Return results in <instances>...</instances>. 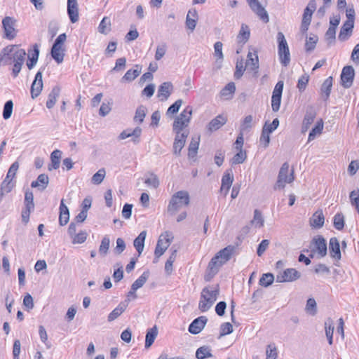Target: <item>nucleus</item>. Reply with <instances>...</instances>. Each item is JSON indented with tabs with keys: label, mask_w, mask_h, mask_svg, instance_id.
I'll list each match as a JSON object with an SVG mask.
<instances>
[{
	"label": "nucleus",
	"mask_w": 359,
	"mask_h": 359,
	"mask_svg": "<svg viewBox=\"0 0 359 359\" xmlns=\"http://www.w3.org/2000/svg\"><path fill=\"white\" fill-rule=\"evenodd\" d=\"M25 55V50L19 48L17 46H7L2 50V55L0 57V65L5 66L13 63L12 75L15 78L21 71Z\"/></svg>",
	"instance_id": "nucleus-1"
},
{
	"label": "nucleus",
	"mask_w": 359,
	"mask_h": 359,
	"mask_svg": "<svg viewBox=\"0 0 359 359\" xmlns=\"http://www.w3.org/2000/svg\"><path fill=\"white\" fill-rule=\"evenodd\" d=\"M192 113V107L187 106L179 115L175 116L172 123V130L175 135H189V126L191 120Z\"/></svg>",
	"instance_id": "nucleus-2"
},
{
	"label": "nucleus",
	"mask_w": 359,
	"mask_h": 359,
	"mask_svg": "<svg viewBox=\"0 0 359 359\" xmlns=\"http://www.w3.org/2000/svg\"><path fill=\"white\" fill-rule=\"evenodd\" d=\"M235 250L236 247L231 245L219 250L208 264V269L210 272L214 275L216 274L219 269L231 258Z\"/></svg>",
	"instance_id": "nucleus-3"
},
{
	"label": "nucleus",
	"mask_w": 359,
	"mask_h": 359,
	"mask_svg": "<svg viewBox=\"0 0 359 359\" xmlns=\"http://www.w3.org/2000/svg\"><path fill=\"white\" fill-rule=\"evenodd\" d=\"M219 294V286L205 287L201 293V300L198 303V309L201 312L208 311L216 302Z\"/></svg>",
	"instance_id": "nucleus-4"
},
{
	"label": "nucleus",
	"mask_w": 359,
	"mask_h": 359,
	"mask_svg": "<svg viewBox=\"0 0 359 359\" xmlns=\"http://www.w3.org/2000/svg\"><path fill=\"white\" fill-rule=\"evenodd\" d=\"M278 42V54L280 63L287 67L290 62L289 46L283 32H278L276 36Z\"/></svg>",
	"instance_id": "nucleus-5"
},
{
	"label": "nucleus",
	"mask_w": 359,
	"mask_h": 359,
	"mask_svg": "<svg viewBox=\"0 0 359 359\" xmlns=\"http://www.w3.org/2000/svg\"><path fill=\"white\" fill-rule=\"evenodd\" d=\"M189 203V196L188 192L180 191L177 192L172 198L168 205V212L173 215L180 209L187 206Z\"/></svg>",
	"instance_id": "nucleus-6"
},
{
	"label": "nucleus",
	"mask_w": 359,
	"mask_h": 359,
	"mask_svg": "<svg viewBox=\"0 0 359 359\" xmlns=\"http://www.w3.org/2000/svg\"><path fill=\"white\" fill-rule=\"evenodd\" d=\"M289 173V164L284 163L279 171L278 181L275 186V189H283L285 187V183H291L294 180L293 171Z\"/></svg>",
	"instance_id": "nucleus-7"
},
{
	"label": "nucleus",
	"mask_w": 359,
	"mask_h": 359,
	"mask_svg": "<svg viewBox=\"0 0 359 359\" xmlns=\"http://www.w3.org/2000/svg\"><path fill=\"white\" fill-rule=\"evenodd\" d=\"M301 277V273L293 268L280 271L276 275L277 283L293 282Z\"/></svg>",
	"instance_id": "nucleus-8"
},
{
	"label": "nucleus",
	"mask_w": 359,
	"mask_h": 359,
	"mask_svg": "<svg viewBox=\"0 0 359 359\" xmlns=\"http://www.w3.org/2000/svg\"><path fill=\"white\" fill-rule=\"evenodd\" d=\"M310 248L311 252H317L320 257H324L327 255V248L326 241L321 236H318L313 238Z\"/></svg>",
	"instance_id": "nucleus-9"
},
{
	"label": "nucleus",
	"mask_w": 359,
	"mask_h": 359,
	"mask_svg": "<svg viewBox=\"0 0 359 359\" xmlns=\"http://www.w3.org/2000/svg\"><path fill=\"white\" fill-rule=\"evenodd\" d=\"M284 83L279 81L275 86L271 97V108L274 112L280 109Z\"/></svg>",
	"instance_id": "nucleus-10"
},
{
	"label": "nucleus",
	"mask_w": 359,
	"mask_h": 359,
	"mask_svg": "<svg viewBox=\"0 0 359 359\" xmlns=\"http://www.w3.org/2000/svg\"><path fill=\"white\" fill-rule=\"evenodd\" d=\"M34 208V196L32 191H26L25 196V208L22 211V220L27 223L29 219L31 211Z\"/></svg>",
	"instance_id": "nucleus-11"
},
{
	"label": "nucleus",
	"mask_w": 359,
	"mask_h": 359,
	"mask_svg": "<svg viewBox=\"0 0 359 359\" xmlns=\"http://www.w3.org/2000/svg\"><path fill=\"white\" fill-rule=\"evenodd\" d=\"M355 76V70L352 66H345L341 74V81L342 86L346 88H350L353 82Z\"/></svg>",
	"instance_id": "nucleus-12"
},
{
	"label": "nucleus",
	"mask_w": 359,
	"mask_h": 359,
	"mask_svg": "<svg viewBox=\"0 0 359 359\" xmlns=\"http://www.w3.org/2000/svg\"><path fill=\"white\" fill-rule=\"evenodd\" d=\"M2 25L6 37L8 39H14L16 36L15 20L11 17H5L2 20Z\"/></svg>",
	"instance_id": "nucleus-13"
},
{
	"label": "nucleus",
	"mask_w": 359,
	"mask_h": 359,
	"mask_svg": "<svg viewBox=\"0 0 359 359\" xmlns=\"http://www.w3.org/2000/svg\"><path fill=\"white\" fill-rule=\"evenodd\" d=\"M173 238L172 233L169 231H165L158 236V257L165 252Z\"/></svg>",
	"instance_id": "nucleus-14"
},
{
	"label": "nucleus",
	"mask_w": 359,
	"mask_h": 359,
	"mask_svg": "<svg viewBox=\"0 0 359 359\" xmlns=\"http://www.w3.org/2000/svg\"><path fill=\"white\" fill-rule=\"evenodd\" d=\"M252 50V51L249 50L247 55L246 67L255 72V76H257L259 69V58L257 50L254 48Z\"/></svg>",
	"instance_id": "nucleus-15"
},
{
	"label": "nucleus",
	"mask_w": 359,
	"mask_h": 359,
	"mask_svg": "<svg viewBox=\"0 0 359 359\" xmlns=\"http://www.w3.org/2000/svg\"><path fill=\"white\" fill-rule=\"evenodd\" d=\"M316 116V111L313 107H309L306 109V114L302 126V132H306L310 128L311 125L313 123Z\"/></svg>",
	"instance_id": "nucleus-16"
},
{
	"label": "nucleus",
	"mask_w": 359,
	"mask_h": 359,
	"mask_svg": "<svg viewBox=\"0 0 359 359\" xmlns=\"http://www.w3.org/2000/svg\"><path fill=\"white\" fill-rule=\"evenodd\" d=\"M43 88L42 72L39 71L31 86V95L33 99L37 97Z\"/></svg>",
	"instance_id": "nucleus-17"
},
{
	"label": "nucleus",
	"mask_w": 359,
	"mask_h": 359,
	"mask_svg": "<svg viewBox=\"0 0 359 359\" xmlns=\"http://www.w3.org/2000/svg\"><path fill=\"white\" fill-rule=\"evenodd\" d=\"M208 322L206 316H200L194 319L189 325V331L191 334H197L201 332Z\"/></svg>",
	"instance_id": "nucleus-18"
},
{
	"label": "nucleus",
	"mask_w": 359,
	"mask_h": 359,
	"mask_svg": "<svg viewBox=\"0 0 359 359\" xmlns=\"http://www.w3.org/2000/svg\"><path fill=\"white\" fill-rule=\"evenodd\" d=\"M67 13L71 22L75 23L79 20V7L76 0H67Z\"/></svg>",
	"instance_id": "nucleus-19"
},
{
	"label": "nucleus",
	"mask_w": 359,
	"mask_h": 359,
	"mask_svg": "<svg viewBox=\"0 0 359 359\" xmlns=\"http://www.w3.org/2000/svg\"><path fill=\"white\" fill-rule=\"evenodd\" d=\"M329 251L330 256L336 260H339L341 257L340 245L336 237H332L329 242Z\"/></svg>",
	"instance_id": "nucleus-20"
},
{
	"label": "nucleus",
	"mask_w": 359,
	"mask_h": 359,
	"mask_svg": "<svg viewBox=\"0 0 359 359\" xmlns=\"http://www.w3.org/2000/svg\"><path fill=\"white\" fill-rule=\"evenodd\" d=\"M173 91V85L171 82H164L158 87V99L165 101Z\"/></svg>",
	"instance_id": "nucleus-21"
},
{
	"label": "nucleus",
	"mask_w": 359,
	"mask_h": 359,
	"mask_svg": "<svg viewBox=\"0 0 359 359\" xmlns=\"http://www.w3.org/2000/svg\"><path fill=\"white\" fill-rule=\"evenodd\" d=\"M142 133V129L140 127H136L135 129H126L123 130L118 136L119 140H125L128 137H132L133 141L135 143L139 142V137Z\"/></svg>",
	"instance_id": "nucleus-22"
},
{
	"label": "nucleus",
	"mask_w": 359,
	"mask_h": 359,
	"mask_svg": "<svg viewBox=\"0 0 359 359\" xmlns=\"http://www.w3.org/2000/svg\"><path fill=\"white\" fill-rule=\"evenodd\" d=\"M250 7L264 22H268L269 21V15L266 11L264 7H262L258 0L252 4Z\"/></svg>",
	"instance_id": "nucleus-23"
},
{
	"label": "nucleus",
	"mask_w": 359,
	"mask_h": 359,
	"mask_svg": "<svg viewBox=\"0 0 359 359\" xmlns=\"http://www.w3.org/2000/svg\"><path fill=\"white\" fill-rule=\"evenodd\" d=\"M250 7L264 22H268L269 21V15L266 11L264 7H262L258 0L252 4Z\"/></svg>",
	"instance_id": "nucleus-24"
},
{
	"label": "nucleus",
	"mask_w": 359,
	"mask_h": 359,
	"mask_svg": "<svg viewBox=\"0 0 359 359\" xmlns=\"http://www.w3.org/2000/svg\"><path fill=\"white\" fill-rule=\"evenodd\" d=\"M250 7L264 22H268L269 21V15L266 11L264 7H262L258 0L252 4Z\"/></svg>",
	"instance_id": "nucleus-25"
},
{
	"label": "nucleus",
	"mask_w": 359,
	"mask_h": 359,
	"mask_svg": "<svg viewBox=\"0 0 359 359\" xmlns=\"http://www.w3.org/2000/svg\"><path fill=\"white\" fill-rule=\"evenodd\" d=\"M226 121V117L223 115H218L208 123L207 126L208 130L210 132L216 131L223 126Z\"/></svg>",
	"instance_id": "nucleus-26"
},
{
	"label": "nucleus",
	"mask_w": 359,
	"mask_h": 359,
	"mask_svg": "<svg viewBox=\"0 0 359 359\" xmlns=\"http://www.w3.org/2000/svg\"><path fill=\"white\" fill-rule=\"evenodd\" d=\"M198 18V12L195 8L190 9L188 11L186 18V26L191 32L196 28Z\"/></svg>",
	"instance_id": "nucleus-27"
},
{
	"label": "nucleus",
	"mask_w": 359,
	"mask_h": 359,
	"mask_svg": "<svg viewBox=\"0 0 359 359\" xmlns=\"http://www.w3.org/2000/svg\"><path fill=\"white\" fill-rule=\"evenodd\" d=\"M188 136L183 134L175 135V141L173 143V153L176 156H180V152L184 148L186 140Z\"/></svg>",
	"instance_id": "nucleus-28"
},
{
	"label": "nucleus",
	"mask_w": 359,
	"mask_h": 359,
	"mask_svg": "<svg viewBox=\"0 0 359 359\" xmlns=\"http://www.w3.org/2000/svg\"><path fill=\"white\" fill-rule=\"evenodd\" d=\"M69 220V211L67 206L64 203L62 199L60 205L59 224L61 226L66 225Z\"/></svg>",
	"instance_id": "nucleus-29"
},
{
	"label": "nucleus",
	"mask_w": 359,
	"mask_h": 359,
	"mask_svg": "<svg viewBox=\"0 0 359 359\" xmlns=\"http://www.w3.org/2000/svg\"><path fill=\"white\" fill-rule=\"evenodd\" d=\"M49 179L47 175L41 174L38 176L36 180L33 181L31 187L33 188H38L40 191H43L48 186Z\"/></svg>",
	"instance_id": "nucleus-30"
},
{
	"label": "nucleus",
	"mask_w": 359,
	"mask_h": 359,
	"mask_svg": "<svg viewBox=\"0 0 359 359\" xmlns=\"http://www.w3.org/2000/svg\"><path fill=\"white\" fill-rule=\"evenodd\" d=\"M325 217L321 210H317L310 219V224L314 228H320L323 226Z\"/></svg>",
	"instance_id": "nucleus-31"
},
{
	"label": "nucleus",
	"mask_w": 359,
	"mask_h": 359,
	"mask_svg": "<svg viewBox=\"0 0 359 359\" xmlns=\"http://www.w3.org/2000/svg\"><path fill=\"white\" fill-rule=\"evenodd\" d=\"M354 27V23L346 21L342 25L338 38L340 41H344L348 39V36L351 35Z\"/></svg>",
	"instance_id": "nucleus-32"
},
{
	"label": "nucleus",
	"mask_w": 359,
	"mask_h": 359,
	"mask_svg": "<svg viewBox=\"0 0 359 359\" xmlns=\"http://www.w3.org/2000/svg\"><path fill=\"white\" fill-rule=\"evenodd\" d=\"M128 303L126 301L121 302L108 316V321L111 322L118 318L126 309Z\"/></svg>",
	"instance_id": "nucleus-33"
},
{
	"label": "nucleus",
	"mask_w": 359,
	"mask_h": 359,
	"mask_svg": "<svg viewBox=\"0 0 359 359\" xmlns=\"http://www.w3.org/2000/svg\"><path fill=\"white\" fill-rule=\"evenodd\" d=\"M142 72V67L137 65L133 69H129L126 72L125 75L122 77L121 81L130 82L136 79Z\"/></svg>",
	"instance_id": "nucleus-34"
},
{
	"label": "nucleus",
	"mask_w": 359,
	"mask_h": 359,
	"mask_svg": "<svg viewBox=\"0 0 359 359\" xmlns=\"http://www.w3.org/2000/svg\"><path fill=\"white\" fill-rule=\"evenodd\" d=\"M157 335V325H154L152 328L147 330L145 337L144 348L148 349L154 344Z\"/></svg>",
	"instance_id": "nucleus-35"
},
{
	"label": "nucleus",
	"mask_w": 359,
	"mask_h": 359,
	"mask_svg": "<svg viewBox=\"0 0 359 359\" xmlns=\"http://www.w3.org/2000/svg\"><path fill=\"white\" fill-rule=\"evenodd\" d=\"M62 156V151L58 149L54 150L50 154L51 163L48 165V170H52L53 169L56 170L59 168L60 159Z\"/></svg>",
	"instance_id": "nucleus-36"
},
{
	"label": "nucleus",
	"mask_w": 359,
	"mask_h": 359,
	"mask_svg": "<svg viewBox=\"0 0 359 359\" xmlns=\"http://www.w3.org/2000/svg\"><path fill=\"white\" fill-rule=\"evenodd\" d=\"M60 93V88L58 86H54L48 95V100L46 102V107L48 109H51L54 107L57 99L58 98Z\"/></svg>",
	"instance_id": "nucleus-37"
},
{
	"label": "nucleus",
	"mask_w": 359,
	"mask_h": 359,
	"mask_svg": "<svg viewBox=\"0 0 359 359\" xmlns=\"http://www.w3.org/2000/svg\"><path fill=\"white\" fill-rule=\"evenodd\" d=\"M332 86V77L330 76L324 81L320 88L322 97L325 100H327L329 98Z\"/></svg>",
	"instance_id": "nucleus-38"
},
{
	"label": "nucleus",
	"mask_w": 359,
	"mask_h": 359,
	"mask_svg": "<svg viewBox=\"0 0 359 359\" xmlns=\"http://www.w3.org/2000/svg\"><path fill=\"white\" fill-rule=\"evenodd\" d=\"M233 181V175L231 174L230 172H227L223 175L222 179V186L220 188V191H224L225 195L227 194L230 187L232 185Z\"/></svg>",
	"instance_id": "nucleus-39"
},
{
	"label": "nucleus",
	"mask_w": 359,
	"mask_h": 359,
	"mask_svg": "<svg viewBox=\"0 0 359 359\" xmlns=\"http://www.w3.org/2000/svg\"><path fill=\"white\" fill-rule=\"evenodd\" d=\"M147 232L145 231H142L138 236L134 240L133 245L137 251L139 255L142 254L144 247V241L146 238Z\"/></svg>",
	"instance_id": "nucleus-40"
},
{
	"label": "nucleus",
	"mask_w": 359,
	"mask_h": 359,
	"mask_svg": "<svg viewBox=\"0 0 359 359\" xmlns=\"http://www.w3.org/2000/svg\"><path fill=\"white\" fill-rule=\"evenodd\" d=\"M200 142V137H193L188 148V156L193 158L196 156Z\"/></svg>",
	"instance_id": "nucleus-41"
},
{
	"label": "nucleus",
	"mask_w": 359,
	"mask_h": 359,
	"mask_svg": "<svg viewBox=\"0 0 359 359\" xmlns=\"http://www.w3.org/2000/svg\"><path fill=\"white\" fill-rule=\"evenodd\" d=\"M250 36L249 27L245 24H242L240 32L238 34L237 39L238 43H246Z\"/></svg>",
	"instance_id": "nucleus-42"
},
{
	"label": "nucleus",
	"mask_w": 359,
	"mask_h": 359,
	"mask_svg": "<svg viewBox=\"0 0 359 359\" xmlns=\"http://www.w3.org/2000/svg\"><path fill=\"white\" fill-rule=\"evenodd\" d=\"M323 129V121L322 119H320L316 122L314 128H313L311 132L309 133L308 141L310 142L313 140L317 135L321 134Z\"/></svg>",
	"instance_id": "nucleus-43"
},
{
	"label": "nucleus",
	"mask_w": 359,
	"mask_h": 359,
	"mask_svg": "<svg viewBox=\"0 0 359 359\" xmlns=\"http://www.w3.org/2000/svg\"><path fill=\"white\" fill-rule=\"evenodd\" d=\"M15 184V181L13 178H7L6 176L1 185V194L9 193L14 187Z\"/></svg>",
	"instance_id": "nucleus-44"
},
{
	"label": "nucleus",
	"mask_w": 359,
	"mask_h": 359,
	"mask_svg": "<svg viewBox=\"0 0 359 359\" xmlns=\"http://www.w3.org/2000/svg\"><path fill=\"white\" fill-rule=\"evenodd\" d=\"M212 356L211 349L208 346H201L196 352V357L197 359H205L211 358Z\"/></svg>",
	"instance_id": "nucleus-45"
},
{
	"label": "nucleus",
	"mask_w": 359,
	"mask_h": 359,
	"mask_svg": "<svg viewBox=\"0 0 359 359\" xmlns=\"http://www.w3.org/2000/svg\"><path fill=\"white\" fill-rule=\"evenodd\" d=\"M177 250L176 249L172 250L171 255L165 264V271L168 275L171 274L172 272V266L177 257Z\"/></svg>",
	"instance_id": "nucleus-46"
},
{
	"label": "nucleus",
	"mask_w": 359,
	"mask_h": 359,
	"mask_svg": "<svg viewBox=\"0 0 359 359\" xmlns=\"http://www.w3.org/2000/svg\"><path fill=\"white\" fill-rule=\"evenodd\" d=\"M149 276V271L143 272V273L133 283L132 290H137L142 287L148 279Z\"/></svg>",
	"instance_id": "nucleus-47"
},
{
	"label": "nucleus",
	"mask_w": 359,
	"mask_h": 359,
	"mask_svg": "<svg viewBox=\"0 0 359 359\" xmlns=\"http://www.w3.org/2000/svg\"><path fill=\"white\" fill-rule=\"evenodd\" d=\"M318 41V37L316 34H311L309 38H307L305 43V48L307 52H311L313 50L316 48V43Z\"/></svg>",
	"instance_id": "nucleus-48"
},
{
	"label": "nucleus",
	"mask_w": 359,
	"mask_h": 359,
	"mask_svg": "<svg viewBox=\"0 0 359 359\" xmlns=\"http://www.w3.org/2000/svg\"><path fill=\"white\" fill-rule=\"evenodd\" d=\"M110 239L108 236H104L102 241L99 248V253L104 257L107 253L109 248Z\"/></svg>",
	"instance_id": "nucleus-49"
},
{
	"label": "nucleus",
	"mask_w": 359,
	"mask_h": 359,
	"mask_svg": "<svg viewBox=\"0 0 359 359\" xmlns=\"http://www.w3.org/2000/svg\"><path fill=\"white\" fill-rule=\"evenodd\" d=\"M274 280V276L271 273H264L259 279V283L263 287H269Z\"/></svg>",
	"instance_id": "nucleus-50"
},
{
	"label": "nucleus",
	"mask_w": 359,
	"mask_h": 359,
	"mask_svg": "<svg viewBox=\"0 0 359 359\" xmlns=\"http://www.w3.org/2000/svg\"><path fill=\"white\" fill-rule=\"evenodd\" d=\"M111 21L107 17H104L100 22L98 30L100 33L107 34L110 31Z\"/></svg>",
	"instance_id": "nucleus-51"
},
{
	"label": "nucleus",
	"mask_w": 359,
	"mask_h": 359,
	"mask_svg": "<svg viewBox=\"0 0 359 359\" xmlns=\"http://www.w3.org/2000/svg\"><path fill=\"white\" fill-rule=\"evenodd\" d=\"M105 170L104 168L100 169L93 175L91 178L92 183L97 185L101 184L105 177Z\"/></svg>",
	"instance_id": "nucleus-52"
},
{
	"label": "nucleus",
	"mask_w": 359,
	"mask_h": 359,
	"mask_svg": "<svg viewBox=\"0 0 359 359\" xmlns=\"http://www.w3.org/2000/svg\"><path fill=\"white\" fill-rule=\"evenodd\" d=\"M247 158L246 151L243 150L238 151L231 159V163L233 165L243 163Z\"/></svg>",
	"instance_id": "nucleus-53"
},
{
	"label": "nucleus",
	"mask_w": 359,
	"mask_h": 359,
	"mask_svg": "<svg viewBox=\"0 0 359 359\" xmlns=\"http://www.w3.org/2000/svg\"><path fill=\"white\" fill-rule=\"evenodd\" d=\"M253 116H246L241 124V132L248 131L252 127Z\"/></svg>",
	"instance_id": "nucleus-54"
},
{
	"label": "nucleus",
	"mask_w": 359,
	"mask_h": 359,
	"mask_svg": "<svg viewBox=\"0 0 359 359\" xmlns=\"http://www.w3.org/2000/svg\"><path fill=\"white\" fill-rule=\"evenodd\" d=\"M146 111H147V109L145 107H144L142 105L140 106L135 111V115L134 116V121L138 123H142L144 121V118L146 116Z\"/></svg>",
	"instance_id": "nucleus-55"
},
{
	"label": "nucleus",
	"mask_w": 359,
	"mask_h": 359,
	"mask_svg": "<svg viewBox=\"0 0 359 359\" xmlns=\"http://www.w3.org/2000/svg\"><path fill=\"white\" fill-rule=\"evenodd\" d=\"M306 311L309 314L314 316L317 313V304L313 298H309L306 302Z\"/></svg>",
	"instance_id": "nucleus-56"
},
{
	"label": "nucleus",
	"mask_w": 359,
	"mask_h": 359,
	"mask_svg": "<svg viewBox=\"0 0 359 359\" xmlns=\"http://www.w3.org/2000/svg\"><path fill=\"white\" fill-rule=\"evenodd\" d=\"M13 108V102L12 100H8L7 102H6L3 110V117L4 119L7 120L11 116Z\"/></svg>",
	"instance_id": "nucleus-57"
},
{
	"label": "nucleus",
	"mask_w": 359,
	"mask_h": 359,
	"mask_svg": "<svg viewBox=\"0 0 359 359\" xmlns=\"http://www.w3.org/2000/svg\"><path fill=\"white\" fill-rule=\"evenodd\" d=\"M334 226L337 230H341L344 226V217L342 213H337L334 217Z\"/></svg>",
	"instance_id": "nucleus-58"
},
{
	"label": "nucleus",
	"mask_w": 359,
	"mask_h": 359,
	"mask_svg": "<svg viewBox=\"0 0 359 359\" xmlns=\"http://www.w3.org/2000/svg\"><path fill=\"white\" fill-rule=\"evenodd\" d=\"M260 142L262 144H264V148H266L269 144L270 133L269 132H267V130H266V123L264 124V126L262 128V134H261V137H260Z\"/></svg>",
	"instance_id": "nucleus-59"
},
{
	"label": "nucleus",
	"mask_w": 359,
	"mask_h": 359,
	"mask_svg": "<svg viewBox=\"0 0 359 359\" xmlns=\"http://www.w3.org/2000/svg\"><path fill=\"white\" fill-rule=\"evenodd\" d=\"M236 90V86L233 82L229 83L222 90L221 95L223 97L231 96Z\"/></svg>",
	"instance_id": "nucleus-60"
},
{
	"label": "nucleus",
	"mask_w": 359,
	"mask_h": 359,
	"mask_svg": "<svg viewBox=\"0 0 359 359\" xmlns=\"http://www.w3.org/2000/svg\"><path fill=\"white\" fill-rule=\"evenodd\" d=\"M182 100H177L172 104H171L167 110L166 114L167 116H170L175 114L178 112L180 107L182 106Z\"/></svg>",
	"instance_id": "nucleus-61"
},
{
	"label": "nucleus",
	"mask_w": 359,
	"mask_h": 359,
	"mask_svg": "<svg viewBox=\"0 0 359 359\" xmlns=\"http://www.w3.org/2000/svg\"><path fill=\"white\" fill-rule=\"evenodd\" d=\"M349 197L351 205L359 212V189L352 191Z\"/></svg>",
	"instance_id": "nucleus-62"
},
{
	"label": "nucleus",
	"mask_w": 359,
	"mask_h": 359,
	"mask_svg": "<svg viewBox=\"0 0 359 359\" xmlns=\"http://www.w3.org/2000/svg\"><path fill=\"white\" fill-rule=\"evenodd\" d=\"M325 37L329 46L333 44L336 37V29H334V27H329L325 33Z\"/></svg>",
	"instance_id": "nucleus-63"
},
{
	"label": "nucleus",
	"mask_w": 359,
	"mask_h": 359,
	"mask_svg": "<svg viewBox=\"0 0 359 359\" xmlns=\"http://www.w3.org/2000/svg\"><path fill=\"white\" fill-rule=\"evenodd\" d=\"M233 332V326L230 323H224L220 326V334L219 339L221 337L229 334Z\"/></svg>",
	"instance_id": "nucleus-64"
}]
</instances>
